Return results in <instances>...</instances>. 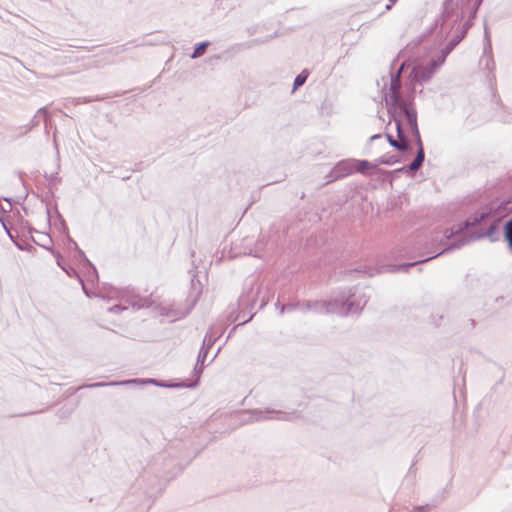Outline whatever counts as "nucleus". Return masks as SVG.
Wrapping results in <instances>:
<instances>
[{"instance_id":"obj_1","label":"nucleus","mask_w":512,"mask_h":512,"mask_svg":"<svg viewBox=\"0 0 512 512\" xmlns=\"http://www.w3.org/2000/svg\"><path fill=\"white\" fill-rule=\"evenodd\" d=\"M510 213H512V198L497 199L491 202L488 208L484 211L475 214L470 219L459 224L456 229L452 228L435 232L431 238L432 248L446 245L447 240L452 237H456V240L453 243L443 248L440 252L414 263L395 266L392 271H408L410 267L419 263L428 262L439 255L460 248L466 243L483 237H489L491 240H495L497 239L495 234L498 231L500 222Z\"/></svg>"},{"instance_id":"obj_2","label":"nucleus","mask_w":512,"mask_h":512,"mask_svg":"<svg viewBox=\"0 0 512 512\" xmlns=\"http://www.w3.org/2000/svg\"><path fill=\"white\" fill-rule=\"evenodd\" d=\"M403 68L404 65L401 64L395 75L393 73L390 74V87L389 91L385 94L384 98L389 116L398 117L399 120H402V126L404 124L409 126L412 135L414 136L415 139H417V137L420 136V132L417 124L416 110L411 102H407L406 100L403 99L400 92V74Z\"/></svg>"},{"instance_id":"obj_3","label":"nucleus","mask_w":512,"mask_h":512,"mask_svg":"<svg viewBox=\"0 0 512 512\" xmlns=\"http://www.w3.org/2000/svg\"><path fill=\"white\" fill-rule=\"evenodd\" d=\"M201 292L202 285L200 281L196 278V274H193L191 278V291L189 296L187 297L185 308H180L175 305H160L158 307L159 315L168 318L170 321H176L178 319L185 317L195 306Z\"/></svg>"},{"instance_id":"obj_4","label":"nucleus","mask_w":512,"mask_h":512,"mask_svg":"<svg viewBox=\"0 0 512 512\" xmlns=\"http://www.w3.org/2000/svg\"><path fill=\"white\" fill-rule=\"evenodd\" d=\"M210 349L201 347L197 363L194 367L193 374L196 377L195 380H190L188 384H198L199 376L203 371V364L205 362V359L207 357V354ZM96 384H187L186 381L181 382H168V381H161L153 378H132V379H126V380H120V381H110V382H97Z\"/></svg>"},{"instance_id":"obj_5","label":"nucleus","mask_w":512,"mask_h":512,"mask_svg":"<svg viewBox=\"0 0 512 512\" xmlns=\"http://www.w3.org/2000/svg\"><path fill=\"white\" fill-rule=\"evenodd\" d=\"M345 309L343 303L338 299L329 301H303L299 304V310L303 313L312 311L317 314H335L344 313Z\"/></svg>"},{"instance_id":"obj_6","label":"nucleus","mask_w":512,"mask_h":512,"mask_svg":"<svg viewBox=\"0 0 512 512\" xmlns=\"http://www.w3.org/2000/svg\"><path fill=\"white\" fill-rule=\"evenodd\" d=\"M260 294L259 283L257 280L251 279L239 298V305L241 307H250L251 309L258 306L259 309H262L266 305L267 300L264 296L260 297Z\"/></svg>"},{"instance_id":"obj_7","label":"nucleus","mask_w":512,"mask_h":512,"mask_svg":"<svg viewBox=\"0 0 512 512\" xmlns=\"http://www.w3.org/2000/svg\"><path fill=\"white\" fill-rule=\"evenodd\" d=\"M337 299L340 300L346 308L344 313H338L342 316L348 315L349 313H359L367 304L365 294L357 295L356 293H351V291H349L348 295H342Z\"/></svg>"},{"instance_id":"obj_8","label":"nucleus","mask_w":512,"mask_h":512,"mask_svg":"<svg viewBox=\"0 0 512 512\" xmlns=\"http://www.w3.org/2000/svg\"><path fill=\"white\" fill-rule=\"evenodd\" d=\"M391 120L395 122L398 140L394 139L392 135L386 134L389 144L399 151H410L412 148L402 127V120H399L398 117H390Z\"/></svg>"},{"instance_id":"obj_9","label":"nucleus","mask_w":512,"mask_h":512,"mask_svg":"<svg viewBox=\"0 0 512 512\" xmlns=\"http://www.w3.org/2000/svg\"><path fill=\"white\" fill-rule=\"evenodd\" d=\"M440 65L441 62L432 59L426 65H419L414 67L412 71L414 75V80L419 83L428 82Z\"/></svg>"},{"instance_id":"obj_10","label":"nucleus","mask_w":512,"mask_h":512,"mask_svg":"<svg viewBox=\"0 0 512 512\" xmlns=\"http://www.w3.org/2000/svg\"><path fill=\"white\" fill-rule=\"evenodd\" d=\"M253 416L256 421H260L263 419H277L281 421H290L298 417L296 411L285 412L281 410H270L266 411L255 410L253 411Z\"/></svg>"},{"instance_id":"obj_11","label":"nucleus","mask_w":512,"mask_h":512,"mask_svg":"<svg viewBox=\"0 0 512 512\" xmlns=\"http://www.w3.org/2000/svg\"><path fill=\"white\" fill-rule=\"evenodd\" d=\"M355 170V160H342L338 162L330 173V181L350 175Z\"/></svg>"},{"instance_id":"obj_12","label":"nucleus","mask_w":512,"mask_h":512,"mask_svg":"<svg viewBox=\"0 0 512 512\" xmlns=\"http://www.w3.org/2000/svg\"><path fill=\"white\" fill-rule=\"evenodd\" d=\"M41 120H44L45 123L47 124L48 111L45 107L38 109V111L36 112V114L34 115V117L32 118V120L30 122L29 129H32L33 127L38 126L40 124Z\"/></svg>"},{"instance_id":"obj_13","label":"nucleus","mask_w":512,"mask_h":512,"mask_svg":"<svg viewBox=\"0 0 512 512\" xmlns=\"http://www.w3.org/2000/svg\"><path fill=\"white\" fill-rule=\"evenodd\" d=\"M425 159L424 149H418L414 160L409 164L410 171H417L423 164Z\"/></svg>"},{"instance_id":"obj_14","label":"nucleus","mask_w":512,"mask_h":512,"mask_svg":"<svg viewBox=\"0 0 512 512\" xmlns=\"http://www.w3.org/2000/svg\"><path fill=\"white\" fill-rule=\"evenodd\" d=\"M127 302L129 303V305H131V307L134 310H139L141 308L148 307V300L137 296L131 297L129 300H127Z\"/></svg>"},{"instance_id":"obj_15","label":"nucleus","mask_w":512,"mask_h":512,"mask_svg":"<svg viewBox=\"0 0 512 512\" xmlns=\"http://www.w3.org/2000/svg\"><path fill=\"white\" fill-rule=\"evenodd\" d=\"M216 338L217 337L216 332L214 331V327H211L203 339L202 347L210 349L214 344Z\"/></svg>"},{"instance_id":"obj_16","label":"nucleus","mask_w":512,"mask_h":512,"mask_svg":"<svg viewBox=\"0 0 512 512\" xmlns=\"http://www.w3.org/2000/svg\"><path fill=\"white\" fill-rule=\"evenodd\" d=\"M209 45H210L209 41H204V42L198 43L195 46L193 53L191 54V58L197 59V58L201 57L206 52V49L208 48Z\"/></svg>"},{"instance_id":"obj_17","label":"nucleus","mask_w":512,"mask_h":512,"mask_svg":"<svg viewBox=\"0 0 512 512\" xmlns=\"http://www.w3.org/2000/svg\"><path fill=\"white\" fill-rule=\"evenodd\" d=\"M451 6H452V1L446 0V2L444 4V11H443V14L441 17V27H443L445 22L448 21L452 17L453 9Z\"/></svg>"},{"instance_id":"obj_18","label":"nucleus","mask_w":512,"mask_h":512,"mask_svg":"<svg viewBox=\"0 0 512 512\" xmlns=\"http://www.w3.org/2000/svg\"><path fill=\"white\" fill-rule=\"evenodd\" d=\"M71 242H73V244L75 245V248L77 249L79 255L81 258H83V260L85 261V263L90 267L91 269V273H89V279L92 280V277H95L97 278L98 275H97V271H96V268L92 265V263L86 258L84 252L82 250H80L76 244V242H74L72 239H71Z\"/></svg>"},{"instance_id":"obj_19","label":"nucleus","mask_w":512,"mask_h":512,"mask_svg":"<svg viewBox=\"0 0 512 512\" xmlns=\"http://www.w3.org/2000/svg\"><path fill=\"white\" fill-rule=\"evenodd\" d=\"M76 405H77V403L75 401H71V402L67 403L64 407H62L58 411L59 418L64 419L67 416H69L72 413V411L75 409Z\"/></svg>"},{"instance_id":"obj_20","label":"nucleus","mask_w":512,"mask_h":512,"mask_svg":"<svg viewBox=\"0 0 512 512\" xmlns=\"http://www.w3.org/2000/svg\"><path fill=\"white\" fill-rule=\"evenodd\" d=\"M371 167H373L372 164L367 160H355V170H357L360 173H365V171Z\"/></svg>"},{"instance_id":"obj_21","label":"nucleus","mask_w":512,"mask_h":512,"mask_svg":"<svg viewBox=\"0 0 512 512\" xmlns=\"http://www.w3.org/2000/svg\"><path fill=\"white\" fill-rule=\"evenodd\" d=\"M307 77H308V74L305 71L298 74L296 76V78L294 79V83H293L294 90H296L297 88L302 86L306 82Z\"/></svg>"},{"instance_id":"obj_22","label":"nucleus","mask_w":512,"mask_h":512,"mask_svg":"<svg viewBox=\"0 0 512 512\" xmlns=\"http://www.w3.org/2000/svg\"><path fill=\"white\" fill-rule=\"evenodd\" d=\"M87 102H90V99L89 98H67L65 99V102H64V106L65 107H68L69 105H79V104H82V103H87Z\"/></svg>"},{"instance_id":"obj_23","label":"nucleus","mask_w":512,"mask_h":512,"mask_svg":"<svg viewBox=\"0 0 512 512\" xmlns=\"http://www.w3.org/2000/svg\"><path fill=\"white\" fill-rule=\"evenodd\" d=\"M470 26H471L470 21H467L464 24V31L462 32V34L461 35H457L456 37L451 39L450 42L453 43V45L457 46L460 43V41L464 38V35H465L466 31L469 29Z\"/></svg>"},{"instance_id":"obj_24","label":"nucleus","mask_w":512,"mask_h":512,"mask_svg":"<svg viewBox=\"0 0 512 512\" xmlns=\"http://www.w3.org/2000/svg\"><path fill=\"white\" fill-rule=\"evenodd\" d=\"M301 302L298 301L296 303H290V304H287V305H282L281 306V315L287 310V311H294V310H299V304Z\"/></svg>"},{"instance_id":"obj_25","label":"nucleus","mask_w":512,"mask_h":512,"mask_svg":"<svg viewBox=\"0 0 512 512\" xmlns=\"http://www.w3.org/2000/svg\"><path fill=\"white\" fill-rule=\"evenodd\" d=\"M127 309H128L127 306H124L122 304H116V305H113L112 307L108 308V311L111 313H120Z\"/></svg>"},{"instance_id":"obj_26","label":"nucleus","mask_w":512,"mask_h":512,"mask_svg":"<svg viewBox=\"0 0 512 512\" xmlns=\"http://www.w3.org/2000/svg\"><path fill=\"white\" fill-rule=\"evenodd\" d=\"M271 38H272V36L269 37V38H266V39H254V40L249 42L247 47H252V46H255V45L263 44V43L269 41V39H271Z\"/></svg>"},{"instance_id":"obj_27","label":"nucleus","mask_w":512,"mask_h":512,"mask_svg":"<svg viewBox=\"0 0 512 512\" xmlns=\"http://www.w3.org/2000/svg\"><path fill=\"white\" fill-rule=\"evenodd\" d=\"M431 506L429 504L417 506L414 508L413 512H428Z\"/></svg>"},{"instance_id":"obj_28","label":"nucleus","mask_w":512,"mask_h":512,"mask_svg":"<svg viewBox=\"0 0 512 512\" xmlns=\"http://www.w3.org/2000/svg\"><path fill=\"white\" fill-rule=\"evenodd\" d=\"M396 161L397 160L394 159V157H389V158L382 157L381 160H380V163H383V164H393Z\"/></svg>"},{"instance_id":"obj_29","label":"nucleus","mask_w":512,"mask_h":512,"mask_svg":"<svg viewBox=\"0 0 512 512\" xmlns=\"http://www.w3.org/2000/svg\"><path fill=\"white\" fill-rule=\"evenodd\" d=\"M481 2H482V0H475L474 5H473V11L471 12V15L473 17L476 15V12H477L479 6L481 5Z\"/></svg>"},{"instance_id":"obj_30","label":"nucleus","mask_w":512,"mask_h":512,"mask_svg":"<svg viewBox=\"0 0 512 512\" xmlns=\"http://www.w3.org/2000/svg\"><path fill=\"white\" fill-rule=\"evenodd\" d=\"M456 46L449 42L445 48V55L449 54Z\"/></svg>"},{"instance_id":"obj_31","label":"nucleus","mask_w":512,"mask_h":512,"mask_svg":"<svg viewBox=\"0 0 512 512\" xmlns=\"http://www.w3.org/2000/svg\"><path fill=\"white\" fill-rule=\"evenodd\" d=\"M456 46L449 42L445 48V55L449 54Z\"/></svg>"},{"instance_id":"obj_32","label":"nucleus","mask_w":512,"mask_h":512,"mask_svg":"<svg viewBox=\"0 0 512 512\" xmlns=\"http://www.w3.org/2000/svg\"><path fill=\"white\" fill-rule=\"evenodd\" d=\"M415 142H416V145H417L418 149H424L423 148V144H422V140H421V136H418L417 139H415Z\"/></svg>"},{"instance_id":"obj_33","label":"nucleus","mask_w":512,"mask_h":512,"mask_svg":"<svg viewBox=\"0 0 512 512\" xmlns=\"http://www.w3.org/2000/svg\"><path fill=\"white\" fill-rule=\"evenodd\" d=\"M464 17V12L462 11L460 14H456V18L454 19V22L460 21Z\"/></svg>"},{"instance_id":"obj_34","label":"nucleus","mask_w":512,"mask_h":512,"mask_svg":"<svg viewBox=\"0 0 512 512\" xmlns=\"http://www.w3.org/2000/svg\"><path fill=\"white\" fill-rule=\"evenodd\" d=\"M381 137H382V135H381V134H375V135H373V136H371V137H370V141H374V140H376V139H380Z\"/></svg>"},{"instance_id":"obj_35","label":"nucleus","mask_w":512,"mask_h":512,"mask_svg":"<svg viewBox=\"0 0 512 512\" xmlns=\"http://www.w3.org/2000/svg\"><path fill=\"white\" fill-rule=\"evenodd\" d=\"M79 280H80V282H81V284H82L83 291L85 292V294H86L87 296H89V293H88V291H87V289H86V287H85V285H84V283H83V280H82L80 277H79Z\"/></svg>"},{"instance_id":"obj_36","label":"nucleus","mask_w":512,"mask_h":512,"mask_svg":"<svg viewBox=\"0 0 512 512\" xmlns=\"http://www.w3.org/2000/svg\"><path fill=\"white\" fill-rule=\"evenodd\" d=\"M282 305H283V304H281L279 301H278V302H276V304H275L276 308H277V309H279V311H280V312H281V306H282Z\"/></svg>"},{"instance_id":"obj_37","label":"nucleus","mask_w":512,"mask_h":512,"mask_svg":"<svg viewBox=\"0 0 512 512\" xmlns=\"http://www.w3.org/2000/svg\"><path fill=\"white\" fill-rule=\"evenodd\" d=\"M444 499V496H442L437 502H435L432 507H436V505L441 502Z\"/></svg>"},{"instance_id":"obj_38","label":"nucleus","mask_w":512,"mask_h":512,"mask_svg":"<svg viewBox=\"0 0 512 512\" xmlns=\"http://www.w3.org/2000/svg\"><path fill=\"white\" fill-rule=\"evenodd\" d=\"M438 25H439V22L437 21V22L435 23V27L433 28L432 33H434V32L438 29Z\"/></svg>"},{"instance_id":"obj_39","label":"nucleus","mask_w":512,"mask_h":512,"mask_svg":"<svg viewBox=\"0 0 512 512\" xmlns=\"http://www.w3.org/2000/svg\"><path fill=\"white\" fill-rule=\"evenodd\" d=\"M252 317H253V315H251L247 320H244L241 324H245V323H247L249 320H251V319H252Z\"/></svg>"},{"instance_id":"obj_40","label":"nucleus","mask_w":512,"mask_h":512,"mask_svg":"<svg viewBox=\"0 0 512 512\" xmlns=\"http://www.w3.org/2000/svg\"><path fill=\"white\" fill-rule=\"evenodd\" d=\"M167 388H176L177 386H172V385H169V386H166ZM187 388H192L193 386H186Z\"/></svg>"},{"instance_id":"obj_41","label":"nucleus","mask_w":512,"mask_h":512,"mask_svg":"<svg viewBox=\"0 0 512 512\" xmlns=\"http://www.w3.org/2000/svg\"><path fill=\"white\" fill-rule=\"evenodd\" d=\"M63 269L66 271V273H67L69 276H71V275H72V271H68V270H66L65 268H63Z\"/></svg>"},{"instance_id":"obj_42","label":"nucleus","mask_w":512,"mask_h":512,"mask_svg":"<svg viewBox=\"0 0 512 512\" xmlns=\"http://www.w3.org/2000/svg\"><path fill=\"white\" fill-rule=\"evenodd\" d=\"M68 392H69V396H70V395H73V394L75 393V390H70V389H69V391H68Z\"/></svg>"},{"instance_id":"obj_43","label":"nucleus","mask_w":512,"mask_h":512,"mask_svg":"<svg viewBox=\"0 0 512 512\" xmlns=\"http://www.w3.org/2000/svg\"><path fill=\"white\" fill-rule=\"evenodd\" d=\"M485 37L488 38V31L487 28H485Z\"/></svg>"},{"instance_id":"obj_44","label":"nucleus","mask_w":512,"mask_h":512,"mask_svg":"<svg viewBox=\"0 0 512 512\" xmlns=\"http://www.w3.org/2000/svg\"><path fill=\"white\" fill-rule=\"evenodd\" d=\"M391 4L396 3L398 0H389Z\"/></svg>"},{"instance_id":"obj_45","label":"nucleus","mask_w":512,"mask_h":512,"mask_svg":"<svg viewBox=\"0 0 512 512\" xmlns=\"http://www.w3.org/2000/svg\"><path fill=\"white\" fill-rule=\"evenodd\" d=\"M71 270H72V273H73V274L77 275L76 270H74V269H71Z\"/></svg>"},{"instance_id":"obj_46","label":"nucleus","mask_w":512,"mask_h":512,"mask_svg":"<svg viewBox=\"0 0 512 512\" xmlns=\"http://www.w3.org/2000/svg\"><path fill=\"white\" fill-rule=\"evenodd\" d=\"M9 237L13 240L12 234L8 231Z\"/></svg>"},{"instance_id":"obj_47","label":"nucleus","mask_w":512,"mask_h":512,"mask_svg":"<svg viewBox=\"0 0 512 512\" xmlns=\"http://www.w3.org/2000/svg\"><path fill=\"white\" fill-rule=\"evenodd\" d=\"M79 387H80V388H83L84 386H83V385H80Z\"/></svg>"}]
</instances>
